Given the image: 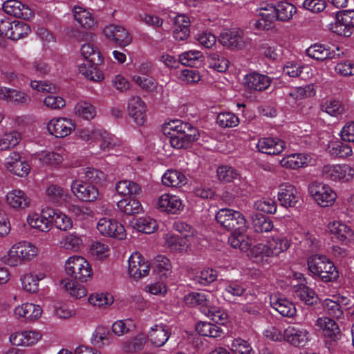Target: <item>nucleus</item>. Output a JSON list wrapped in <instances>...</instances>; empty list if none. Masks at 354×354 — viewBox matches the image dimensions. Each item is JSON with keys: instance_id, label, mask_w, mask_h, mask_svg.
<instances>
[{"instance_id": "obj_1", "label": "nucleus", "mask_w": 354, "mask_h": 354, "mask_svg": "<svg viewBox=\"0 0 354 354\" xmlns=\"http://www.w3.org/2000/svg\"><path fill=\"white\" fill-rule=\"evenodd\" d=\"M258 19H255L254 26L258 30H269L276 21L286 22L290 21L297 12L296 7L287 1L279 3L277 6L272 3L263 2L257 10Z\"/></svg>"}, {"instance_id": "obj_2", "label": "nucleus", "mask_w": 354, "mask_h": 354, "mask_svg": "<svg viewBox=\"0 0 354 354\" xmlns=\"http://www.w3.org/2000/svg\"><path fill=\"white\" fill-rule=\"evenodd\" d=\"M167 130L169 131L167 133L170 135V144L176 149H187L200 137L196 127L179 120L168 122L165 128Z\"/></svg>"}, {"instance_id": "obj_3", "label": "nucleus", "mask_w": 354, "mask_h": 354, "mask_svg": "<svg viewBox=\"0 0 354 354\" xmlns=\"http://www.w3.org/2000/svg\"><path fill=\"white\" fill-rule=\"evenodd\" d=\"M290 245L291 241L286 236L276 234L269 237L266 243H258L253 246L248 255L257 261L264 257H277L286 252Z\"/></svg>"}, {"instance_id": "obj_4", "label": "nucleus", "mask_w": 354, "mask_h": 354, "mask_svg": "<svg viewBox=\"0 0 354 354\" xmlns=\"http://www.w3.org/2000/svg\"><path fill=\"white\" fill-rule=\"evenodd\" d=\"M308 268L310 273L324 282L336 280L338 271L332 261L324 255H312L308 259Z\"/></svg>"}, {"instance_id": "obj_5", "label": "nucleus", "mask_w": 354, "mask_h": 354, "mask_svg": "<svg viewBox=\"0 0 354 354\" xmlns=\"http://www.w3.org/2000/svg\"><path fill=\"white\" fill-rule=\"evenodd\" d=\"M217 223L228 231L248 230L247 220L240 212L230 208L219 209L215 216Z\"/></svg>"}, {"instance_id": "obj_6", "label": "nucleus", "mask_w": 354, "mask_h": 354, "mask_svg": "<svg viewBox=\"0 0 354 354\" xmlns=\"http://www.w3.org/2000/svg\"><path fill=\"white\" fill-rule=\"evenodd\" d=\"M66 273L81 282L87 281L93 274L90 263L82 257H70L65 263Z\"/></svg>"}, {"instance_id": "obj_7", "label": "nucleus", "mask_w": 354, "mask_h": 354, "mask_svg": "<svg viewBox=\"0 0 354 354\" xmlns=\"http://www.w3.org/2000/svg\"><path fill=\"white\" fill-rule=\"evenodd\" d=\"M308 192L317 205L322 207L332 206L337 199V194L333 189L323 183H311L308 186Z\"/></svg>"}, {"instance_id": "obj_8", "label": "nucleus", "mask_w": 354, "mask_h": 354, "mask_svg": "<svg viewBox=\"0 0 354 354\" xmlns=\"http://www.w3.org/2000/svg\"><path fill=\"white\" fill-rule=\"evenodd\" d=\"M323 178L330 181H348L354 176V168L348 165H327L322 168Z\"/></svg>"}, {"instance_id": "obj_9", "label": "nucleus", "mask_w": 354, "mask_h": 354, "mask_svg": "<svg viewBox=\"0 0 354 354\" xmlns=\"http://www.w3.org/2000/svg\"><path fill=\"white\" fill-rule=\"evenodd\" d=\"M154 207L161 212L178 214L183 210L184 205L179 196L165 193L155 200Z\"/></svg>"}, {"instance_id": "obj_10", "label": "nucleus", "mask_w": 354, "mask_h": 354, "mask_svg": "<svg viewBox=\"0 0 354 354\" xmlns=\"http://www.w3.org/2000/svg\"><path fill=\"white\" fill-rule=\"evenodd\" d=\"M96 227L99 233L104 236L123 240L127 236L124 227L113 218L107 217L100 218Z\"/></svg>"}, {"instance_id": "obj_11", "label": "nucleus", "mask_w": 354, "mask_h": 354, "mask_svg": "<svg viewBox=\"0 0 354 354\" xmlns=\"http://www.w3.org/2000/svg\"><path fill=\"white\" fill-rule=\"evenodd\" d=\"M74 122L65 117L53 118L47 124L48 132L55 138H64L70 135L75 129Z\"/></svg>"}, {"instance_id": "obj_12", "label": "nucleus", "mask_w": 354, "mask_h": 354, "mask_svg": "<svg viewBox=\"0 0 354 354\" xmlns=\"http://www.w3.org/2000/svg\"><path fill=\"white\" fill-rule=\"evenodd\" d=\"M55 215L54 209L50 207L44 208L40 214L30 213L27 216L28 223L33 228L41 232H48L52 226V218Z\"/></svg>"}, {"instance_id": "obj_13", "label": "nucleus", "mask_w": 354, "mask_h": 354, "mask_svg": "<svg viewBox=\"0 0 354 354\" xmlns=\"http://www.w3.org/2000/svg\"><path fill=\"white\" fill-rule=\"evenodd\" d=\"M4 165L10 173L19 177H26L30 171L28 162L22 159L19 153L15 151L9 154L5 160Z\"/></svg>"}, {"instance_id": "obj_14", "label": "nucleus", "mask_w": 354, "mask_h": 354, "mask_svg": "<svg viewBox=\"0 0 354 354\" xmlns=\"http://www.w3.org/2000/svg\"><path fill=\"white\" fill-rule=\"evenodd\" d=\"M150 266L142 255L133 252L129 258L128 272L131 277L139 279L149 274Z\"/></svg>"}, {"instance_id": "obj_15", "label": "nucleus", "mask_w": 354, "mask_h": 354, "mask_svg": "<svg viewBox=\"0 0 354 354\" xmlns=\"http://www.w3.org/2000/svg\"><path fill=\"white\" fill-rule=\"evenodd\" d=\"M285 341L295 347H303L310 341L309 331L299 326H288L285 329Z\"/></svg>"}, {"instance_id": "obj_16", "label": "nucleus", "mask_w": 354, "mask_h": 354, "mask_svg": "<svg viewBox=\"0 0 354 354\" xmlns=\"http://www.w3.org/2000/svg\"><path fill=\"white\" fill-rule=\"evenodd\" d=\"M103 33L106 38L122 47L129 46L132 41V37L128 30L119 25L111 24L106 26Z\"/></svg>"}, {"instance_id": "obj_17", "label": "nucleus", "mask_w": 354, "mask_h": 354, "mask_svg": "<svg viewBox=\"0 0 354 354\" xmlns=\"http://www.w3.org/2000/svg\"><path fill=\"white\" fill-rule=\"evenodd\" d=\"M71 189L75 196L83 201H95L99 196L97 187L91 184L83 183L78 180H74L72 182Z\"/></svg>"}, {"instance_id": "obj_18", "label": "nucleus", "mask_w": 354, "mask_h": 354, "mask_svg": "<svg viewBox=\"0 0 354 354\" xmlns=\"http://www.w3.org/2000/svg\"><path fill=\"white\" fill-rule=\"evenodd\" d=\"M277 197L282 206L292 207L299 201L300 194L293 185L289 183H283L279 187Z\"/></svg>"}, {"instance_id": "obj_19", "label": "nucleus", "mask_w": 354, "mask_h": 354, "mask_svg": "<svg viewBox=\"0 0 354 354\" xmlns=\"http://www.w3.org/2000/svg\"><path fill=\"white\" fill-rule=\"evenodd\" d=\"M127 110L129 116L138 125H142L146 122L147 105L139 96L131 97L127 104Z\"/></svg>"}, {"instance_id": "obj_20", "label": "nucleus", "mask_w": 354, "mask_h": 354, "mask_svg": "<svg viewBox=\"0 0 354 354\" xmlns=\"http://www.w3.org/2000/svg\"><path fill=\"white\" fill-rule=\"evenodd\" d=\"M169 328L162 324L152 326L147 332V339L155 347L164 346L171 336Z\"/></svg>"}, {"instance_id": "obj_21", "label": "nucleus", "mask_w": 354, "mask_h": 354, "mask_svg": "<svg viewBox=\"0 0 354 354\" xmlns=\"http://www.w3.org/2000/svg\"><path fill=\"white\" fill-rule=\"evenodd\" d=\"M272 83V78L266 75L252 72L243 78V84L249 90L263 91L268 88Z\"/></svg>"}, {"instance_id": "obj_22", "label": "nucleus", "mask_w": 354, "mask_h": 354, "mask_svg": "<svg viewBox=\"0 0 354 354\" xmlns=\"http://www.w3.org/2000/svg\"><path fill=\"white\" fill-rule=\"evenodd\" d=\"M6 202L10 208L21 210L30 207L31 200L24 191L14 189L7 192Z\"/></svg>"}, {"instance_id": "obj_23", "label": "nucleus", "mask_w": 354, "mask_h": 354, "mask_svg": "<svg viewBox=\"0 0 354 354\" xmlns=\"http://www.w3.org/2000/svg\"><path fill=\"white\" fill-rule=\"evenodd\" d=\"M41 338L40 333L35 330L15 332L10 335V342L17 346H29L35 344Z\"/></svg>"}, {"instance_id": "obj_24", "label": "nucleus", "mask_w": 354, "mask_h": 354, "mask_svg": "<svg viewBox=\"0 0 354 354\" xmlns=\"http://www.w3.org/2000/svg\"><path fill=\"white\" fill-rule=\"evenodd\" d=\"M0 99L17 105L26 106L30 104L31 97L26 93L10 88L0 87Z\"/></svg>"}, {"instance_id": "obj_25", "label": "nucleus", "mask_w": 354, "mask_h": 354, "mask_svg": "<svg viewBox=\"0 0 354 354\" xmlns=\"http://www.w3.org/2000/svg\"><path fill=\"white\" fill-rule=\"evenodd\" d=\"M257 147L259 151L270 155L279 154L285 149V142L277 138H262Z\"/></svg>"}, {"instance_id": "obj_26", "label": "nucleus", "mask_w": 354, "mask_h": 354, "mask_svg": "<svg viewBox=\"0 0 354 354\" xmlns=\"http://www.w3.org/2000/svg\"><path fill=\"white\" fill-rule=\"evenodd\" d=\"M331 234L342 243H348L354 240V232L346 224L340 221H333L328 225Z\"/></svg>"}, {"instance_id": "obj_27", "label": "nucleus", "mask_w": 354, "mask_h": 354, "mask_svg": "<svg viewBox=\"0 0 354 354\" xmlns=\"http://www.w3.org/2000/svg\"><path fill=\"white\" fill-rule=\"evenodd\" d=\"M270 300L272 308L281 315L287 317H294L296 315L297 310L295 305L287 299L272 295Z\"/></svg>"}, {"instance_id": "obj_28", "label": "nucleus", "mask_w": 354, "mask_h": 354, "mask_svg": "<svg viewBox=\"0 0 354 354\" xmlns=\"http://www.w3.org/2000/svg\"><path fill=\"white\" fill-rule=\"evenodd\" d=\"M3 9L7 14L17 18L29 19L31 10L17 0H7L3 3Z\"/></svg>"}, {"instance_id": "obj_29", "label": "nucleus", "mask_w": 354, "mask_h": 354, "mask_svg": "<svg viewBox=\"0 0 354 354\" xmlns=\"http://www.w3.org/2000/svg\"><path fill=\"white\" fill-rule=\"evenodd\" d=\"M45 194L49 202L59 205L67 202L70 198L67 189L55 184H50L47 186Z\"/></svg>"}, {"instance_id": "obj_30", "label": "nucleus", "mask_w": 354, "mask_h": 354, "mask_svg": "<svg viewBox=\"0 0 354 354\" xmlns=\"http://www.w3.org/2000/svg\"><path fill=\"white\" fill-rule=\"evenodd\" d=\"M315 326L322 331L325 337L335 340L340 333L337 323L328 317H322L317 319Z\"/></svg>"}, {"instance_id": "obj_31", "label": "nucleus", "mask_w": 354, "mask_h": 354, "mask_svg": "<svg viewBox=\"0 0 354 354\" xmlns=\"http://www.w3.org/2000/svg\"><path fill=\"white\" fill-rule=\"evenodd\" d=\"M306 54L310 57L316 60L324 61L325 59H332L340 56L335 50H330L324 45L315 44L306 49Z\"/></svg>"}, {"instance_id": "obj_32", "label": "nucleus", "mask_w": 354, "mask_h": 354, "mask_svg": "<svg viewBox=\"0 0 354 354\" xmlns=\"http://www.w3.org/2000/svg\"><path fill=\"white\" fill-rule=\"evenodd\" d=\"M247 230H234L228 238V242L234 248L242 252L249 250L251 245L250 239L246 234Z\"/></svg>"}, {"instance_id": "obj_33", "label": "nucleus", "mask_w": 354, "mask_h": 354, "mask_svg": "<svg viewBox=\"0 0 354 354\" xmlns=\"http://www.w3.org/2000/svg\"><path fill=\"white\" fill-rule=\"evenodd\" d=\"M15 315L18 317H24L26 319H37L42 313V308L39 305L30 303L23 304L17 306L14 310Z\"/></svg>"}, {"instance_id": "obj_34", "label": "nucleus", "mask_w": 354, "mask_h": 354, "mask_svg": "<svg viewBox=\"0 0 354 354\" xmlns=\"http://www.w3.org/2000/svg\"><path fill=\"white\" fill-rule=\"evenodd\" d=\"M46 277V274L44 272L26 273L21 277L22 288L28 292H37L39 290V281Z\"/></svg>"}, {"instance_id": "obj_35", "label": "nucleus", "mask_w": 354, "mask_h": 354, "mask_svg": "<svg viewBox=\"0 0 354 354\" xmlns=\"http://www.w3.org/2000/svg\"><path fill=\"white\" fill-rule=\"evenodd\" d=\"M243 283L237 281H230L225 283L222 296L227 301H233L236 297H241L245 292Z\"/></svg>"}, {"instance_id": "obj_36", "label": "nucleus", "mask_w": 354, "mask_h": 354, "mask_svg": "<svg viewBox=\"0 0 354 354\" xmlns=\"http://www.w3.org/2000/svg\"><path fill=\"white\" fill-rule=\"evenodd\" d=\"M309 162V156L305 153H292L283 158L280 164L283 167L297 169L306 166Z\"/></svg>"}, {"instance_id": "obj_37", "label": "nucleus", "mask_w": 354, "mask_h": 354, "mask_svg": "<svg viewBox=\"0 0 354 354\" xmlns=\"http://www.w3.org/2000/svg\"><path fill=\"white\" fill-rule=\"evenodd\" d=\"M162 182L167 187H181L187 183V178L180 171L168 169L163 174Z\"/></svg>"}, {"instance_id": "obj_38", "label": "nucleus", "mask_w": 354, "mask_h": 354, "mask_svg": "<svg viewBox=\"0 0 354 354\" xmlns=\"http://www.w3.org/2000/svg\"><path fill=\"white\" fill-rule=\"evenodd\" d=\"M73 16L75 20L84 28H91L95 24L93 15L83 7L75 6L73 8Z\"/></svg>"}, {"instance_id": "obj_39", "label": "nucleus", "mask_w": 354, "mask_h": 354, "mask_svg": "<svg viewBox=\"0 0 354 354\" xmlns=\"http://www.w3.org/2000/svg\"><path fill=\"white\" fill-rule=\"evenodd\" d=\"M221 43L230 48H241L243 46L241 36L236 31L225 30L220 35Z\"/></svg>"}, {"instance_id": "obj_40", "label": "nucleus", "mask_w": 354, "mask_h": 354, "mask_svg": "<svg viewBox=\"0 0 354 354\" xmlns=\"http://www.w3.org/2000/svg\"><path fill=\"white\" fill-rule=\"evenodd\" d=\"M132 227L138 232L151 234L158 228L156 220L151 217H140L131 222Z\"/></svg>"}, {"instance_id": "obj_41", "label": "nucleus", "mask_w": 354, "mask_h": 354, "mask_svg": "<svg viewBox=\"0 0 354 354\" xmlns=\"http://www.w3.org/2000/svg\"><path fill=\"white\" fill-rule=\"evenodd\" d=\"M164 240L166 247L173 251H185L189 245V240L179 237L172 233L166 234L164 236Z\"/></svg>"}, {"instance_id": "obj_42", "label": "nucleus", "mask_w": 354, "mask_h": 354, "mask_svg": "<svg viewBox=\"0 0 354 354\" xmlns=\"http://www.w3.org/2000/svg\"><path fill=\"white\" fill-rule=\"evenodd\" d=\"M117 207L125 214L133 215L142 212V206L136 199L123 198L117 203Z\"/></svg>"}, {"instance_id": "obj_43", "label": "nucleus", "mask_w": 354, "mask_h": 354, "mask_svg": "<svg viewBox=\"0 0 354 354\" xmlns=\"http://www.w3.org/2000/svg\"><path fill=\"white\" fill-rule=\"evenodd\" d=\"M146 344L145 335L142 333L137 334L129 339L122 343V348L127 353H136L141 351Z\"/></svg>"}, {"instance_id": "obj_44", "label": "nucleus", "mask_w": 354, "mask_h": 354, "mask_svg": "<svg viewBox=\"0 0 354 354\" xmlns=\"http://www.w3.org/2000/svg\"><path fill=\"white\" fill-rule=\"evenodd\" d=\"M34 159L41 165L56 166L63 161L62 155L53 151H41L35 154Z\"/></svg>"}, {"instance_id": "obj_45", "label": "nucleus", "mask_w": 354, "mask_h": 354, "mask_svg": "<svg viewBox=\"0 0 354 354\" xmlns=\"http://www.w3.org/2000/svg\"><path fill=\"white\" fill-rule=\"evenodd\" d=\"M196 330L203 336L216 338L223 334V331L219 326L206 322H199L196 325Z\"/></svg>"}, {"instance_id": "obj_46", "label": "nucleus", "mask_w": 354, "mask_h": 354, "mask_svg": "<svg viewBox=\"0 0 354 354\" xmlns=\"http://www.w3.org/2000/svg\"><path fill=\"white\" fill-rule=\"evenodd\" d=\"M73 111L75 115L86 120H91L96 115L95 106L86 101L77 102L74 106Z\"/></svg>"}, {"instance_id": "obj_47", "label": "nucleus", "mask_w": 354, "mask_h": 354, "mask_svg": "<svg viewBox=\"0 0 354 354\" xmlns=\"http://www.w3.org/2000/svg\"><path fill=\"white\" fill-rule=\"evenodd\" d=\"M136 327V324L131 319H118L113 323L111 331L115 335L121 337L131 333Z\"/></svg>"}, {"instance_id": "obj_48", "label": "nucleus", "mask_w": 354, "mask_h": 354, "mask_svg": "<svg viewBox=\"0 0 354 354\" xmlns=\"http://www.w3.org/2000/svg\"><path fill=\"white\" fill-rule=\"evenodd\" d=\"M200 309L203 314L219 324H224L227 320V313L218 307L207 306H202Z\"/></svg>"}, {"instance_id": "obj_49", "label": "nucleus", "mask_w": 354, "mask_h": 354, "mask_svg": "<svg viewBox=\"0 0 354 354\" xmlns=\"http://www.w3.org/2000/svg\"><path fill=\"white\" fill-rule=\"evenodd\" d=\"M153 270L160 278L168 277L171 273L169 259L163 255L157 256L154 260Z\"/></svg>"}, {"instance_id": "obj_50", "label": "nucleus", "mask_w": 354, "mask_h": 354, "mask_svg": "<svg viewBox=\"0 0 354 354\" xmlns=\"http://www.w3.org/2000/svg\"><path fill=\"white\" fill-rule=\"evenodd\" d=\"M294 296L307 305H313L317 301L315 292L311 288L304 285L295 287Z\"/></svg>"}, {"instance_id": "obj_51", "label": "nucleus", "mask_w": 354, "mask_h": 354, "mask_svg": "<svg viewBox=\"0 0 354 354\" xmlns=\"http://www.w3.org/2000/svg\"><path fill=\"white\" fill-rule=\"evenodd\" d=\"M115 191L121 196L139 195L141 188L136 183L124 180L117 183Z\"/></svg>"}, {"instance_id": "obj_52", "label": "nucleus", "mask_w": 354, "mask_h": 354, "mask_svg": "<svg viewBox=\"0 0 354 354\" xmlns=\"http://www.w3.org/2000/svg\"><path fill=\"white\" fill-rule=\"evenodd\" d=\"M81 53L86 61L94 64H100L103 62L100 52L91 43H86L82 46Z\"/></svg>"}, {"instance_id": "obj_53", "label": "nucleus", "mask_w": 354, "mask_h": 354, "mask_svg": "<svg viewBox=\"0 0 354 354\" xmlns=\"http://www.w3.org/2000/svg\"><path fill=\"white\" fill-rule=\"evenodd\" d=\"M328 150L331 156L335 157L345 158L352 154L351 146L341 141H333L329 142Z\"/></svg>"}, {"instance_id": "obj_54", "label": "nucleus", "mask_w": 354, "mask_h": 354, "mask_svg": "<svg viewBox=\"0 0 354 354\" xmlns=\"http://www.w3.org/2000/svg\"><path fill=\"white\" fill-rule=\"evenodd\" d=\"M322 308L325 314L330 317L339 319L344 317V312L340 304L331 299H325L322 301Z\"/></svg>"}, {"instance_id": "obj_55", "label": "nucleus", "mask_w": 354, "mask_h": 354, "mask_svg": "<svg viewBox=\"0 0 354 354\" xmlns=\"http://www.w3.org/2000/svg\"><path fill=\"white\" fill-rule=\"evenodd\" d=\"M252 225L256 232H268L273 229L272 221L263 214H255L252 216Z\"/></svg>"}, {"instance_id": "obj_56", "label": "nucleus", "mask_w": 354, "mask_h": 354, "mask_svg": "<svg viewBox=\"0 0 354 354\" xmlns=\"http://www.w3.org/2000/svg\"><path fill=\"white\" fill-rule=\"evenodd\" d=\"M23 261H29L37 257L38 254L37 248L30 242L20 241L15 243Z\"/></svg>"}, {"instance_id": "obj_57", "label": "nucleus", "mask_w": 354, "mask_h": 354, "mask_svg": "<svg viewBox=\"0 0 354 354\" xmlns=\"http://www.w3.org/2000/svg\"><path fill=\"white\" fill-rule=\"evenodd\" d=\"M21 140V133L17 131L5 133L0 138V150H8L17 145Z\"/></svg>"}, {"instance_id": "obj_58", "label": "nucleus", "mask_w": 354, "mask_h": 354, "mask_svg": "<svg viewBox=\"0 0 354 354\" xmlns=\"http://www.w3.org/2000/svg\"><path fill=\"white\" fill-rule=\"evenodd\" d=\"M113 297L107 292L94 293L88 299L91 305L99 308H107L113 303Z\"/></svg>"}, {"instance_id": "obj_59", "label": "nucleus", "mask_w": 354, "mask_h": 354, "mask_svg": "<svg viewBox=\"0 0 354 354\" xmlns=\"http://www.w3.org/2000/svg\"><path fill=\"white\" fill-rule=\"evenodd\" d=\"M97 141L100 142V149L104 151L113 149L120 145V140L115 136L102 129H101V135Z\"/></svg>"}, {"instance_id": "obj_60", "label": "nucleus", "mask_w": 354, "mask_h": 354, "mask_svg": "<svg viewBox=\"0 0 354 354\" xmlns=\"http://www.w3.org/2000/svg\"><path fill=\"white\" fill-rule=\"evenodd\" d=\"M216 173L218 179L222 183H231L239 177V174L234 168L227 165L218 167Z\"/></svg>"}, {"instance_id": "obj_61", "label": "nucleus", "mask_w": 354, "mask_h": 354, "mask_svg": "<svg viewBox=\"0 0 354 354\" xmlns=\"http://www.w3.org/2000/svg\"><path fill=\"white\" fill-rule=\"evenodd\" d=\"M207 62L209 66L218 72H225L228 68L229 62L217 53H210Z\"/></svg>"}, {"instance_id": "obj_62", "label": "nucleus", "mask_w": 354, "mask_h": 354, "mask_svg": "<svg viewBox=\"0 0 354 354\" xmlns=\"http://www.w3.org/2000/svg\"><path fill=\"white\" fill-rule=\"evenodd\" d=\"M109 335L110 330L107 327L97 326L92 334V343L98 347H102L105 345L104 342L109 339Z\"/></svg>"}, {"instance_id": "obj_63", "label": "nucleus", "mask_w": 354, "mask_h": 354, "mask_svg": "<svg viewBox=\"0 0 354 354\" xmlns=\"http://www.w3.org/2000/svg\"><path fill=\"white\" fill-rule=\"evenodd\" d=\"M2 259L6 265L11 267L19 266L24 263L16 244L13 245L9 249L7 254L3 257Z\"/></svg>"}, {"instance_id": "obj_64", "label": "nucleus", "mask_w": 354, "mask_h": 354, "mask_svg": "<svg viewBox=\"0 0 354 354\" xmlns=\"http://www.w3.org/2000/svg\"><path fill=\"white\" fill-rule=\"evenodd\" d=\"M30 32V28L28 24L21 21H13L10 39L18 40L27 36Z\"/></svg>"}]
</instances>
